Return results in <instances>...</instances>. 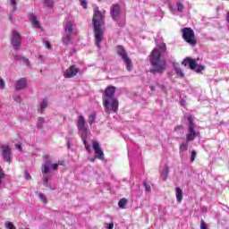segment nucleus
Returning <instances> with one entry per match:
<instances>
[{
    "mask_svg": "<svg viewBox=\"0 0 229 229\" xmlns=\"http://www.w3.org/2000/svg\"><path fill=\"white\" fill-rule=\"evenodd\" d=\"M93 31H94V37H95V44L98 49H101V42H103V38L105 37L103 32V24H105V15H103V13L99 11V8L97 7L94 10L93 14Z\"/></svg>",
    "mask_w": 229,
    "mask_h": 229,
    "instance_id": "obj_1",
    "label": "nucleus"
},
{
    "mask_svg": "<svg viewBox=\"0 0 229 229\" xmlns=\"http://www.w3.org/2000/svg\"><path fill=\"white\" fill-rule=\"evenodd\" d=\"M115 87L108 86L106 90L105 94L102 98L105 112L106 114H110L111 112H117L119 110V100L115 98Z\"/></svg>",
    "mask_w": 229,
    "mask_h": 229,
    "instance_id": "obj_2",
    "label": "nucleus"
},
{
    "mask_svg": "<svg viewBox=\"0 0 229 229\" xmlns=\"http://www.w3.org/2000/svg\"><path fill=\"white\" fill-rule=\"evenodd\" d=\"M149 62L152 69L150 72L152 74H162L165 69H167V62L162 60V55L158 51V48H154L149 55Z\"/></svg>",
    "mask_w": 229,
    "mask_h": 229,
    "instance_id": "obj_3",
    "label": "nucleus"
},
{
    "mask_svg": "<svg viewBox=\"0 0 229 229\" xmlns=\"http://www.w3.org/2000/svg\"><path fill=\"white\" fill-rule=\"evenodd\" d=\"M64 34L63 36V44L67 46L72 40L73 35H78V30H74V21H67L64 25Z\"/></svg>",
    "mask_w": 229,
    "mask_h": 229,
    "instance_id": "obj_4",
    "label": "nucleus"
},
{
    "mask_svg": "<svg viewBox=\"0 0 229 229\" xmlns=\"http://www.w3.org/2000/svg\"><path fill=\"white\" fill-rule=\"evenodd\" d=\"M184 119H187L188 121V134L186 135V142H192L198 135H199V132L196 131V123H194V118H192V115L185 114Z\"/></svg>",
    "mask_w": 229,
    "mask_h": 229,
    "instance_id": "obj_5",
    "label": "nucleus"
},
{
    "mask_svg": "<svg viewBox=\"0 0 229 229\" xmlns=\"http://www.w3.org/2000/svg\"><path fill=\"white\" fill-rule=\"evenodd\" d=\"M182 38L190 44V46H196L198 44V40H196V34H194V30L192 29L186 27L182 29Z\"/></svg>",
    "mask_w": 229,
    "mask_h": 229,
    "instance_id": "obj_6",
    "label": "nucleus"
},
{
    "mask_svg": "<svg viewBox=\"0 0 229 229\" xmlns=\"http://www.w3.org/2000/svg\"><path fill=\"white\" fill-rule=\"evenodd\" d=\"M182 64L184 65V67L189 65V68L191 69V71L198 72V74H199L201 71H205V66L196 64V61L191 59V57H186Z\"/></svg>",
    "mask_w": 229,
    "mask_h": 229,
    "instance_id": "obj_7",
    "label": "nucleus"
},
{
    "mask_svg": "<svg viewBox=\"0 0 229 229\" xmlns=\"http://www.w3.org/2000/svg\"><path fill=\"white\" fill-rule=\"evenodd\" d=\"M116 53L123 60L124 64H126L127 70L131 71V59L128 57V53H126L124 47L118 45L116 47Z\"/></svg>",
    "mask_w": 229,
    "mask_h": 229,
    "instance_id": "obj_8",
    "label": "nucleus"
},
{
    "mask_svg": "<svg viewBox=\"0 0 229 229\" xmlns=\"http://www.w3.org/2000/svg\"><path fill=\"white\" fill-rule=\"evenodd\" d=\"M86 122H85V117H83V115H80L78 117V122H77V128L79 130V133H81V135H89V129L87 128V126H85Z\"/></svg>",
    "mask_w": 229,
    "mask_h": 229,
    "instance_id": "obj_9",
    "label": "nucleus"
},
{
    "mask_svg": "<svg viewBox=\"0 0 229 229\" xmlns=\"http://www.w3.org/2000/svg\"><path fill=\"white\" fill-rule=\"evenodd\" d=\"M2 158L4 160V162H7L8 164H12V150L10 149V146L8 145H2Z\"/></svg>",
    "mask_w": 229,
    "mask_h": 229,
    "instance_id": "obj_10",
    "label": "nucleus"
},
{
    "mask_svg": "<svg viewBox=\"0 0 229 229\" xmlns=\"http://www.w3.org/2000/svg\"><path fill=\"white\" fill-rule=\"evenodd\" d=\"M11 43L13 45V49L15 51H19L21 47V34H19V32H17L16 30L13 31V38Z\"/></svg>",
    "mask_w": 229,
    "mask_h": 229,
    "instance_id": "obj_11",
    "label": "nucleus"
},
{
    "mask_svg": "<svg viewBox=\"0 0 229 229\" xmlns=\"http://www.w3.org/2000/svg\"><path fill=\"white\" fill-rule=\"evenodd\" d=\"M92 148L96 154L95 158H98V160H105V153L103 152V149H101L99 142L94 140Z\"/></svg>",
    "mask_w": 229,
    "mask_h": 229,
    "instance_id": "obj_12",
    "label": "nucleus"
},
{
    "mask_svg": "<svg viewBox=\"0 0 229 229\" xmlns=\"http://www.w3.org/2000/svg\"><path fill=\"white\" fill-rule=\"evenodd\" d=\"M49 167H52L54 171H56L58 169V164L51 165V160H45L44 164L42 165V173H44L45 174H49V173H51Z\"/></svg>",
    "mask_w": 229,
    "mask_h": 229,
    "instance_id": "obj_13",
    "label": "nucleus"
},
{
    "mask_svg": "<svg viewBox=\"0 0 229 229\" xmlns=\"http://www.w3.org/2000/svg\"><path fill=\"white\" fill-rule=\"evenodd\" d=\"M78 68L75 65L71 66L69 69L65 70L64 76V78H74L78 74Z\"/></svg>",
    "mask_w": 229,
    "mask_h": 229,
    "instance_id": "obj_14",
    "label": "nucleus"
},
{
    "mask_svg": "<svg viewBox=\"0 0 229 229\" xmlns=\"http://www.w3.org/2000/svg\"><path fill=\"white\" fill-rule=\"evenodd\" d=\"M28 87V81L26 78H21L15 84L16 90H24Z\"/></svg>",
    "mask_w": 229,
    "mask_h": 229,
    "instance_id": "obj_15",
    "label": "nucleus"
},
{
    "mask_svg": "<svg viewBox=\"0 0 229 229\" xmlns=\"http://www.w3.org/2000/svg\"><path fill=\"white\" fill-rule=\"evenodd\" d=\"M120 12L121 7L119 6V4H114L111 9V16L114 21H117V19H119V15H121Z\"/></svg>",
    "mask_w": 229,
    "mask_h": 229,
    "instance_id": "obj_16",
    "label": "nucleus"
},
{
    "mask_svg": "<svg viewBox=\"0 0 229 229\" xmlns=\"http://www.w3.org/2000/svg\"><path fill=\"white\" fill-rule=\"evenodd\" d=\"M14 60H16L17 62H22V64H25L27 65V67H31V65L30 64V59H28L26 56L15 55Z\"/></svg>",
    "mask_w": 229,
    "mask_h": 229,
    "instance_id": "obj_17",
    "label": "nucleus"
},
{
    "mask_svg": "<svg viewBox=\"0 0 229 229\" xmlns=\"http://www.w3.org/2000/svg\"><path fill=\"white\" fill-rule=\"evenodd\" d=\"M29 18H30V22H32V25L35 28H40V22L38 21V20H37V16H35V14L30 13L29 15Z\"/></svg>",
    "mask_w": 229,
    "mask_h": 229,
    "instance_id": "obj_18",
    "label": "nucleus"
},
{
    "mask_svg": "<svg viewBox=\"0 0 229 229\" xmlns=\"http://www.w3.org/2000/svg\"><path fill=\"white\" fill-rule=\"evenodd\" d=\"M48 102L46 98H44L39 104V109L38 110V114H44V110L47 108Z\"/></svg>",
    "mask_w": 229,
    "mask_h": 229,
    "instance_id": "obj_19",
    "label": "nucleus"
},
{
    "mask_svg": "<svg viewBox=\"0 0 229 229\" xmlns=\"http://www.w3.org/2000/svg\"><path fill=\"white\" fill-rule=\"evenodd\" d=\"M167 176H169V165H165V167L161 173V178L165 182L167 180Z\"/></svg>",
    "mask_w": 229,
    "mask_h": 229,
    "instance_id": "obj_20",
    "label": "nucleus"
},
{
    "mask_svg": "<svg viewBox=\"0 0 229 229\" xmlns=\"http://www.w3.org/2000/svg\"><path fill=\"white\" fill-rule=\"evenodd\" d=\"M175 192L177 202L182 203V199H183V191L177 187V189H175Z\"/></svg>",
    "mask_w": 229,
    "mask_h": 229,
    "instance_id": "obj_21",
    "label": "nucleus"
},
{
    "mask_svg": "<svg viewBox=\"0 0 229 229\" xmlns=\"http://www.w3.org/2000/svg\"><path fill=\"white\" fill-rule=\"evenodd\" d=\"M81 140H83V144L87 149V151H90V144H89V141H87V137H89V135H81Z\"/></svg>",
    "mask_w": 229,
    "mask_h": 229,
    "instance_id": "obj_22",
    "label": "nucleus"
},
{
    "mask_svg": "<svg viewBox=\"0 0 229 229\" xmlns=\"http://www.w3.org/2000/svg\"><path fill=\"white\" fill-rule=\"evenodd\" d=\"M81 140H83V144L87 149V151H90V144H89V141H87V137H89V135H81Z\"/></svg>",
    "mask_w": 229,
    "mask_h": 229,
    "instance_id": "obj_23",
    "label": "nucleus"
},
{
    "mask_svg": "<svg viewBox=\"0 0 229 229\" xmlns=\"http://www.w3.org/2000/svg\"><path fill=\"white\" fill-rule=\"evenodd\" d=\"M43 6H47V8H53L55 6V1L53 0H42Z\"/></svg>",
    "mask_w": 229,
    "mask_h": 229,
    "instance_id": "obj_24",
    "label": "nucleus"
},
{
    "mask_svg": "<svg viewBox=\"0 0 229 229\" xmlns=\"http://www.w3.org/2000/svg\"><path fill=\"white\" fill-rule=\"evenodd\" d=\"M46 123V120H44V117H39L38 119L37 128L38 130H42L44 128V123Z\"/></svg>",
    "mask_w": 229,
    "mask_h": 229,
    "instance_id": "obj_25",
    "label": "nucleus"
},
{
    "mask_svg": "<svg viewBox=\"0 0 229 229\" xmlns=\"http://www.w3.org/2000/svg\"><path fill=\"white\" fill-rule=\"evenodd\" d=\"M174 71H175L177 76H180L181 78L185 77V73H183V71L182 70V68L174 65Z\"/></svg>",
    "mask_w": 229,
    "mask_h": 229,
    "instance_id": "obj_26",
    "label": "nucleus"
},
{
    "mask_svg": "<svg viewBox=\"0 0 229 229\" xmlns=\"http://www.w3.org/2000/svg\"><path fill=\"white\" fill-rule=\"evenodd\" d=\"M126 205H128V199H121L118 202V207L120 208H126Z\"/></svg>",
    "mask_w": 229,
    "mask_h": 229,
    "instance_id": "obj_27",
    "label": "nucleus"
},
{
    "mask_svg": "<svg viewBox=\"0 0 229 229\" xmlns=\"http://www.w3.org/2000/svg\"><path fill=\"white\" fill-rule=\"evenodd\" d=\"M158 49H160V55H162V53H165V51H167V47L165 46V43H160L157 46Z\"/></svg>",
    "mask_w": 229,
    "mask_h": 229,
    "instance_id": "obj_28",
    "label": "nucleus"
},
{
    "mask_svg": "<svg viewBox=\"0 0 229 229\" xmlns=\"http://www.w3.org/2000/svg\"><path fill=\"white\" fill-rule=\"evenodd\" d=\"M38 198H39L40 201H42V203H44V205H47V197H46V195L44 193H39Z\"/></svg>",
    "mask_w": 229,
    "mask_h": 229,
    "instance_id": "obj_29",
    "label": "nucleus"
},
{
    "mask_svg": "<svg viewBox=\"0 0 229 229\" xmlns=\"http://www.w3.org/2000/svg\"><path fill=\"white\" fill-rule=\"evenodd\" d=\"M94 121H96V113H93L89 117V124L92 126L94 124Z\"/></svg>",
    "mask_w": 229,
    "mask_h": 229,
    "instance_id": "obj_30",
    "label": "nucleus"
},
{
    "mask_svg": "<svg viewBox=\"0 0 229 229\" xmlns=\"http://www.w3.org/2000/svg\"><path fill=\"white\" fill-rule=\"evenodd\" d=\"M4 226L6 229H15V225H13V223H12L10 221H6L4 223Z\"/></svg>",
    "mask_w": 229,
    "mask_h": 229,
    "instance_id": "obj_31",
    "label": "nucleus"
},
{
    "mask_svg": "<svg viewBox=\"0 0 229 229\" xmlns=\"http://www.w3.org/2000/svg\"><path fill=\"white\" fill-rule=\"evenodd\" d=\"M17 1L18 0H10V4L13 7V12H15V10H17Z\"/></svg>",
    "mask_w": 229,
    "mask_h": 229,
    "instance_id": "obj_32",
    "label": "nucleus"
},
{
    "mask_svg": "<svg viewBox=\"0 0 229 229\" xmlns=\"http://www.w3.org/2000/svg\"><path fill=\"white\" fill-rule=\"evenodd\" d=\"M176 8H177V11H179L180 13H182V12H183V10H184L185 7L183 6V4L178 2V3L176 4Z\"/></svg>",
    "mask_w": 229,
    "mask_h": 229,
    "instance_id": "obj_33",
    "label": "nucleus"
},
{
    "mask_svg": "<svg viewBox=\"0 0 229 229\" xmlns=\"http://www.w3.org/2000/svg\"><path fill=\"white\" fill-rule=\"evenodd\" d=\"M143 185L147 192H151V185L148 184L146 181L143 182Z\"/></svg>",
    "mask_w": 229,
    "mask_h": 229,
    "instance_id": "obj_34",
    "label": "nucleus"
},
{
    "mask_svg": "<svg viewBox=\"0 0 229 229\" xmlns=\"http://www.w3.org/2000/svg\"><path fill=\"white\" fill-rule=\"evenodd\" d=\"M180 151H187V149H189V146L187 145V143H182L180 146Z\"/></svg>",
    "mask_w": 229,
    "mask_h": 229,
    "instance_id": "obj_35",
    "label": "nucleus"
},
{
    "mask_svg": "<svg viewBox=\"0 0 229 229\" xmlns=\"http://www.w3.org/2000/svg\"><path fill=\"white\" fill-rule=\"evenodd\" d=\"M4 176H6V174L3 172V168L0 166V185L3 183V178H4Z\"/></svg>",
    "mask_w": 229,
    "mask_h": 229,
    "instance_id": "obj_36",
    "label": "nucleus"
},
{
    "mask_svg": "<svg viewBox=\"0 0 229 229\" xmlns=\"http://www.w3.org/2000/svg\"><path fill=\"white\" fill-rule=\"evenodd\" d=\"M24 178H25V180H31V174H30L28 170L24 171Z\"/></svg>",
    "mask_w": 229,
    "mask_h": 229,
    "instance_id": "obj_37",
    "label": "nucleus"
},
{
    "mask_svg": "<svg viewBox=\"0 0 229 229\" xmlns=\"http://www.w3.org/2000/svg\"><path fill=\"white\" fill-rule=\"evenodd\" d=\"M196 150H192L191 156V162H194V160H196Z\"/></svg>",
    "mask_w": 229,
    "mask_h": 229,
    "instance_id": "obj_38",
    "label": "nucleus"
},
{
    "mask_svg": "<svg viewBox=\"0 0 229 229\" xmlns=\"http://www.w3.org/2000/svg\"><path fill=\"white\" fill-rule=\"evenodd\" d=\"M43 185H44V187H47L49 185V178H47V177L44 178Z\"/></svg>",
    "mask_w": 229,
    "mask_h": 229,
    "instance_id": "obj_39",
    "label": "nucleus"
},
{
    "mask_svg": "<svg viewBox=\"0 0 229 229\" xmlns=\"http://www.w3.org/2000/svg\"><path fill=\"white\" fill-rule=\"evenodd\" d=\"M81 5L84 9H87V0H81Z\"/></svg>",
    "mask_w": 229,
    "mask_h": 229,
    "instance_id": "obj_40",
    "label": "nucleus"
},
{
    "mask_svg": "<svg viewBox=\"0 0 229 229\" xmlns=\"http://www.w3.org/2000/svg\"><path fill=\"white\" fill-rule=\"evenodd\" d=\"M0 89H4V81L0 77Z\"/></svg>",
    "mask_w": 229,
    "mask_h": 229,
    "instance_id": "obj_41",
    "label": "nucleus"
},
{
    "mask_svg": "<svg viewBox=\"0 0 229 229\" xmlns=\"http://www.w3.org/2000/svg\"><path fill=\"white\" fill-rule=\"evenodd\" d=\"M46 47L47 49H51V43L49 41H46Z\"/></svg>",
    "mask_w": 229,
    "mask_h": 229,
    "instance_id": "obj_42",
    "label": "nucleus"
},
{
    "mask_svg": "<svg viewBox=\"0 0 229 229\" xmlns=\"http://www.w3.org/2000/svg\"><path fill=\"white\" fill-rule=\"evenodd\" d=\"M107 229H114V223L108 224Z\"/></svg>",
    "mask_w": 229,
    "mask_h": 229,
    "instance_id": "obj_43",
    "label": "nucleus"
},
{
    "mask_svg": "<svg viewBox=\"0 0 229 229\" xmlns=\"http://www.w3.org/2000/svg\"><path fill=\"white\" fill-rule=\"evenodd\" d=\"M178 130H183V126L180 125L175 128V131H178Z\"/></svg>",
    "mask_w": 229,
    "mask_h": 229,
    "instance_id": "obj_44",
    "label": "nucleus"
},
{
    "mask_svg": "<svg viewBox=\"0 0 229 229\" xmlns=\"http://www.w3.org/2000/svg\"><path fill=\"white\" fill-rule=\"evenodd\" d=\"M15 148L19 149V151H22V147L21 145H16Z\"/></svg>",
    "mask_w": 229,
    "mask_h": 229,
    "instance_id": "obj_45",
    "label": "nucleus"
},
{
    "mask_svg": "<svg viewBox=\"0 0 229 229\" xmlns=\"http://www.w3.org/2000/svg\"><path fill=\"white\" fill-rule=\"evenodd\" d=\"M14 100L16 103H21V97L18 96Z\"/></svg>",
    "mask_w": 229,
    "mask_h": 229,
    "instance_id": "obj_46",
    "label": "nucleus"
},
{
    "mask_svg": "<svg viewBox=\"0 0 229 229\" xmlns=\"http://www.w3.org/2000/svg\"><path fill=\"white\" fill-rule=\"evenodd\" d=\"M96 158H98V157H94V158L90 159V161H91V162H95V161H96Z\"/></svg>",
    "mask_w": 229,
    "mask_h": 229,
    "instance_id": "obj_47",
    "label": "nucleus"
},
{
    "mask_svg": "<svg viewBox=\"0 0 229 229\" xmlns=\"http://www.w3.org/2000/svg\"><path fill=\"white\" fill-rule=\"evenodd\" d=\"M38 58H39V60H42L43 56H42V55H39Z\"/></svg>",
    "mask_w": 229,
    "mask_h": 229,
    "instance_id": "obj_48",
    "label": "nucleus"
},
{
    "mask_svg": "<svg viewBox=\"0 0 229 229\" xmlns=\"http://www.w3.org/2000/svg\"><path fill=\"white\" fill-rule=\"evenodd\" d=\"M164 3H167V0H162Z\"/></svg>",
    "mask_w": 229,
    "mask_h": 229,
    "instance_id": "obj_49",
    "label": "nucleus"
},
{
    "mask_svg": "<svg viewBox=\"0 0 229 229\" xmlns=\"http://www.w3.org/2000/svg\"><path fill=\"white\" fill-rule=\"evenodd\" d=\"M69 146H71V144L68 142V148H69Z\"/></svg>",
    "mask_w": 229,
    "mask_h": 229,
    "instance_id": "obj_50",
    "label": "nucleus"
}]
</instances>
